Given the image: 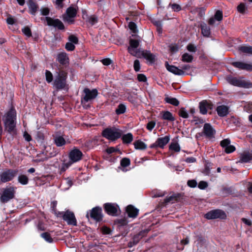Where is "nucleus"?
Returning <instances> with one entry per match:
<instances>
[{"label":"nucleus","instance_id":"1","mask_svg":"<svg viewBox=\"0 0 252 252\" xmlns=\"http://www.w3.org/2000/svg\"><path fill=\"white\" fill-rule=\"evenodd\" d=\"M16 117V111L13 107H11L2 117L4 129L10 133L15 132Z\"/></svg>","mask_w":252,"mask_h":252},{"label":"nucleus","instance_id":"2","mask_svg":"<svg viewBox=\"0 0 252 252\" xmlns=\"http://www.w3.org/2000/svg\"><path fill=\"white\" fill-rule=\"evenodd\" d=\"M68 157L69 161L67 163L63 164L61 171H65L72 163L80 161L83 157V153L79 149L74 147L69 153Z\"/></svg>","mask_w":252,"mask_h":252},{"label":"nucleus","instance_id":"3","mask_svg":"<svg viewBox=\"0 0 252 252\" xmlns=\"http://www.w3.org/2000/svg\"><path fill=\"white\" fill-rule=\"evenodd\" d=\"M226 80L228 83L235 86L244 88L252 87V83L245 80L243 77H235L228 76L226 77Z\"/></svg>","mask_w":252,"mask_h":252},{"label":"nucleus","instance_id":"4","mask_svg":"<svg viewBox=\"0 0 252 252\" xmlns=\"http://www.w3.org/2000/svg\"><path fill=\"white\" fill-rule=\"evenodd\" d=\"M102 135L108 140L115 141L122 136V131L115 127L106 128L102 131Z\"/></svg>","mask_w":252,"mask_h":252},{"label":"nucleus","instance_id":"5","mask_svg":"<svg viewBox=\"0 0 252 252\" xmlns=\"http://www.w3.org/2000/svg\"><path fill=\"white\" fill-rule=\"evenodd\" d=\"M16 188L9 187L3 188L0 196V201L2 203H5L15 196Z\"/></svg>","mask_w":252,"mask_h":252},{"label":"nucleus","instance_id":"6","mask_svg":"<svg viewBox=\"0 0 252 252\" xmlns=\"http://www.w3.org/2000/svg\"><path fill=\"white\" fill-rule=\"evenodd\" d=\"M67 74L64 71H61L56 76L54 82V86L57 90L63 89L66 87V80Z\"/></svg>","mask_w":252,"mask_h":252},{"label":"nucleus","instance_id":"7","mask_svg":"<svg viewBox=\"0 0 252 252\" xmlns=\"http://www.w3.org/2000/svg\"><path fill=\"white\" fill-rule=\"evenodd\" d=\"M89 216L94 220L96 222L100 221L103 219V214L102 212V209L99 207H95L93 208L88 212L86 214V217L89 219Z\"/></svg>","mask_w":252,"mask_h":252},{"label":"nucleus","instance_id":"8","mask_svg":"<svg viewBox=\"0 0 252 252\" xmlns=\"http://www.w3.org/2000/svg\"><path fill=\"white\" fill-rule=\"evenodd\" d=\"M77 7H69L66 9V13L63 16V20L68 24H73L74 22V18L77 14Z\"/></svg>","mask_w":252,"mask_h":252},{"label":"nucleus","instance_id":"9","mask_svg":"<svg viewBox=\"0 0 252 252\" xmlns=\"http://www.w3.org/2000/svg\"><path fill=\"white\" fill-rule=\"evenodd\" d=\"M139 40L130 39L129 40V46L127 48L128 52L131 55L135 57H139L140 51V49H138L137 47L139 45Z\"/></svg>","mask_w":252,"mask_h":252},{"label":"nucleus","instance_id":"10","mask_svg":"<svg viewBox=\"0 0 252 252\" xmlns=\"http://www.w3.org/2000/svg\"><path fill=\"white\" fill-rule=\"evenodd\" d=\"M204 217L207 219L212 220L219 218L223 219H225L226 216L223 211L220 210H214L206 213Z\"/></svg>","mask_w":252,"mask_h":252},{"label":"nucleus","instance_id":"11","mask_svg":"<svg viewBox=\"0 0 252 252\" xmlns=\"http://www.w3.org/2000/svg\"><path fill=\"white\" fill-rule=\"evenodd\" d=\"M17 170L9 169L3 172L0 174V181L6 183L11 181L17 175Z\"/></svg>","mask_w":252,"mask_h":252},{"label":"nucleus","instance_id":"12","mask_svg":"<svg viewBox=\"0 0 252 252\" xmlns=\"http://www.w3.org/2000/svg\"><path fill=\"white\" fill-rule=\"evenodd\" d=\"M84 93L85 95L83 97V100L85 102H88L94 99L98 94L96 89L91 90L88 88H85L84 90Z\"/></svg>","mask_w":252,"mask_h":252},{"label":"nucleus","instance_id":"13","mask_svg":"<svg viewBox=\"0 0 252 252\" xmlns=\"http://www.w3.org/2000/svg\"><path fill=\"white\" fill-rule=\"evenodd\" d=\"M63 219L66 221L68 224L76 226L77 225V220L73 213L66 211L63 215Z\"/></svg>","mask_w":252,"mask_h":252},{"label":"nucleus","instance_id":"14","mask_svg":"<svg viewBox=\"0 0 252 252\" xmlns=\"http://www.w3.org/2000/svg\"><path fill=\"white\" fill-rule=\"evenodd\" d=\"M169 140L170 137L169 136L158 138L154 143L150 146V148H155L159 147L160 148H163L164 146L169 142Z\"/></svg>","mask_w":252,"mask_h":252},{"label":"nucleus","instance_id":"15","mask_svg":"<svg viewBox=\"0 0 252 252\" xmlns=\"http://www.w3.org/2000/svg\"><path fill=\"white\" fill-rule=\"evenodd\" d=\"M105 212L109 215L116 216L118 215V206L112 203H105L104 205Z\"/></svg>","mask_w":252,"mask_h":252},{"label":"nucleus","instance_id":"16","mask_svg":"<svg viewBox=\"0 0 252 252\" xmlns=\"http://www.w3.org/2000/svg\"><path fill=\"white\" fill-rule=\"evenodd\" d=\"M47 25L50 26H53L59 30H63L64 28L63 23L59 19H54L49 17H46Z\"/></svg>","mask_w":252,"mask_h":252},{"label":"nucleus","instance_id":"17","mask_svg":"<svg viewBox=\"0 0 252 252\" xmlns=\"http://www.w3.org/2000/svg\"><path fill=\"white\" fill-rule=\"evenodd\" d=\"M203 133L206 137L211 139L214 138L216 131L210 124L206 123L204 125Z\"/></svg>","mask_w":252,"mask_h":252},{"label":"nucleus","instance_id":"18","mask_svg":"<svg viewBox=\"0 0 252 252\" xmlns=\"http://www.w3.org/2000/svg\"><path fill=\"white\" fill-rule=\"evenodd\" d=\"M230 140L227 138L222 140L220 143V146L224 149V151L227 154L232 153L235 150V148L233 145H230Z\"/></svg>","mask_w":252,"mask_h":252},{"label":"nucleus","instance_id":"19","mask_svg":"<svg viewBox=\"0 0 252 252\" xmlns=\"http://www.w3.org/2000/svg\"><path fill=\"white\" fill-rule=\"evenodd\" d=\"M231 64L235 67L239 69L246 70L247 71H252V64L245 63L242 62H234L231 63Z\"/></svg>","mask_w":252,"mask_h":252},{"label":"nucleus","instance_id":"20","mask_svg":"<svg viewBox=\"0 0 252 252\" xmlns=\"http://www.w3.org/2000/svg\"><path fill=\"white\" fill-rule=\"evenodd\" d=\"M165 67L168 71L175 75H183L185 74V71L182 69H180L175 66L169 65L167 62L165 63Z\"/></svg>","mask_w":252,"mask_h":252},{"label":"nucleus","instance_id":"21","mask_svg":"<svg viewBox=\"0 0 252 252\" xmlns=\"http://www.w3.org/2000/svg\"><path fill=\"white\" fill-rule=\"evenodd\" d=\"M229 108L225 105H220L217 107V111L218 114L220 117H224L228 114Z\"/></svg>","mask_w":252,"mask_h":252},{"label":"nucleus","instance_id":"22","mask_svg":"<svg viewBox=\"0 0 252 252\" xmlns=\"http://www.w3.org/2000/svg\"><path fill=\"white\" fill-rule=\"evenodd\" d=\"M126 212L129 217L135 218L138 213V210L135 208L132 205H129L126 207Z\"/></svg>","mask_w":252,"mask_h":252},{"label":"nucleus","instance_id":"23","mask_svg":"<svg viewBox=\"0 0 252 252\" xmlns=\"http://www.w3.org/2000/svg\"><path fill=\"white\" fill-rule=\"evenodd\" d=\"M238 50L240 53L252 55V46L244 45L238 47Z\"/></svg>","mask_w":252,"mask_h":252},{"label":"nucleus","instance_id":"24","mask_svg":"<svg viewBox=\"0 0 252 252\" xmlns=\"http://www.w3.org/2000/svg\"><path fill=\"white\" fill-rule=\"evenodd\" d=\"M141 55L145 59L151 63H153L155 62V55L152 54L150 52L148 51H142L141 52Z\"/></svg>","mask_w":252,"mask_h":252},{"label":"nucleus","instance_id":"25","mask_svg":"<svg viewBox=\"0 0 252 252\" xmlns=\"http://www.w3.org/2000/svg\"><path fill=\"white\" fill-rule=\"evenodd\" d=\"M200 28L203 35L207 37H209L211 34L210 27L206 23H203L201 24Z\"/></svg>","mask_w":252,"mask_h":252},{"label":"nucleus","instance_id":"26","mask_svg":"<svg viewBox=\"0 0 252 252\" xmlns=\"http://www.w3.org/2000/svg\"><path fill=\"white\" fill-rule=\"evenodd\" d=\"M68 58L65 53H61L58 55L57 60L62 64H65L67 63Z\"/></svg>","mask_w":252,"mask_h":252},{"label":"nucleus","instance_id":"27","mask_svg":"<svg viewBox=\"0 0 252 252\" xmlns=\"http://www.w3.org/2000/svg\"><path fill=\"white\" fill-rule=\"evenodd\" d=\"M29 11L31 14L34 15L37 9V4L32 0H30L28 3Z\"/></svg>","mask_w":252,"mask_h":252},{"label":"nucleus","instance_id":"28","mask_svg":"<svg viewBox=\"0 0 252 252\" xmlns=\"http://www.w3.org/2000/svg\"><path fill=\"white\" fill-rule=\"evenodd\" d=\"M54 142L58 147H61L65 144V139L61 136H58L55 137Z\"/></svg>","mask_w":252,"mask_h":252},{"label":"nucleus","instance_id":"29","mask_svg":"<svg viewBox=\"0 0 252 252\" xmlns=\"http://www.w3.org/2000/svg\"><path fill=\"white\" fill-rule=\"evenodd\" d=\"M208 103L206 101H202L199 103L200 112L202 114H205L207 112Z\"/></svg>","mask_w":252,"mask_h":252},{"label":"nucleus","instance_id":"30","mask_svg":"<svg viewBox=\"0 0 252 252\" xmlns=\"http://www.w3.org/2000/svg\"><path fill=\"white\" fill-rule=\"evenodd\" d=\"M252 160V155L249 153H244L241 155L240 161L242 162H248Z\"/></svg>","mask_w":252,"mask_h":252},{"label":"nucleus","instance_id":"31","mask_svg":"<svg viewBox=\"0 0 252 252\" xmlns=\"http://www.w3.org/2000/svg\"><path fill=\"white\" fill-rule=\"evenodd\" d=\"M122 139L124 143L129 144L133 140V135L131 133H128L123 135Z\"/></svg>","mask_w":252,"mask_h":252},{"label":"nucleus","instance_id":"32","mask_svg":"<svg viewBox=\"0 0 252 252\" xmlns=\"http://www.w3.org/2000/svg\"><path fill=\"white\" fill-rule=\"evenodd\" d=\"M134 148L138 150H145L147 148V145L143 142L137 140L134 143Z\"/></svg>","mask_w":252,"mask_h":252},{"label":"nucleus","instance_id":"33","mask_svg":"<svg viewBox=\"0 0 252 252\" xmlns=\"http://www.w3.org/2000/svg\"><path fill=\"white\" fill-rule=\"evenodd\" d=\"M62 186L66 185L63 189H67L72 185V181L70 178H67L62 182Z\"/></svg>","mask_w":252,"mask_h":252},{"label":"nucleus","instance_id":"34","mask_svg":"<svg viewBox=\"0 0 252 252\" xmlns=\"http://www.w3.org/2000/svg\"><path fill=\"white\" fill-rule=\"evenodd\" d=\"M18 182L23 185H27L29 183L28 177L25 175H20L18 177Z\"/></svg>","mask_w":252,"mask_h":252},{"label":"nucleus","instance_id":"35","mask_svg":"<svg viewBox=\"0 0 252 252\" xmlns=\"http://www.w3.org/2000/svg\"><path fill=\"white\" fill-rule=\"evenodd\" d=\"M162 118L163 120H166L169 121H174L175 120V119L172 114L169 111H165L163 112Z\"/></svg>","mask_w":252,"mask_h":252},{"label":"nucleus","instance_id":"36","mask_svg":"<svg viewBox=\"0 0 252 252\" xmlns=\"http://www.w3.org/2000/svg\"><path fill=\"white\" fill-rule=\"evenodd\" d=\"M41 237L48 243H52L53 242V238L51 237L50 234L48 232L41 233Z\"/></svg>","mask_w":252,"mask_h":252},{"label":"nucleus","instance_id":"37","mask_svg":"<svg viewBox=\"0 0 252 252\" xmlns=\"http://www.w3.org/2000/svg\"><path fill=\"white\" fill-rule=\"evenodd\" d=\"M141 238H142V236L140 234H138L136 235H135L133 238L132 241L130 242L129 243L128 246L130 247H131L133 245L137 244L139 242L140 239Z\"/></svg>","mask_w":252,"mask_h":252},{"label":"nucleus","instance_id":"38","mask_svg":"<svg viewBox=\"0 0 252 252\" xmlns=\"http://www.w3.org/2000/svg\"><path fill=\"white\" fill-rule=\"evenodd\" d=\"M193 60V56L188 53H185L182 56V61L184 62L190 63Z\"/></svg>","mask_w":252,"mask_h":252},{"label":"nucleus","instance_id":"39","mask_svg":"<svg viewBox=\"0 0 252 252\" xmlns=\"http://www.w3.org/2000/svg\"><path fill=\"white\" fill-rule=\"evenodd\" d=\"M126 110V106L124 104H120L118 105L115 112L117 115L124 114Z\"/></svg>","mask_w":252,"mask_h":252},{"label":"nucleus","instance_id":"40","mask_svg":"<svg viewBox=\"0 0 252 252\" xmlns=\"http://www.w3.org/2000/svg\"><path fill=\"white\" fill-rule=\"evenodd\" d=\"M213 17L217 22H220L222 21L223 18L222 11L220 10H217Z\"/></svg>","mask_w":252,"mask_h":252},{"label":"nucleus","instance_id":"41","mask_svg":"<svg viewBox=\"0 0 252 252\" xmlns=\"http://www.w3.org/2000/svg\"><path fill=\"white\" fill-rule=\"evenodd\" d=\"M169 149L176 152H179L180 151V147L178 143L173 142L171 143Z\"/></svg>","mask_w":252,"mask_h":252},{"label":"nucleus","instance_id":"42","mask_svg":"<svg viewBox=\"0 0 252 252\" xmlns=\"http://www.w3.org/2000/svg\"><path fill=\"white\" fill-rule=\"evenodd\" d=\"M97 21V17L95 15L89 16L87 20V22L90 23L92 26L96 24Z\"/></svg>","mask_w":252,"mask_h":252},{"label":"nucleus","instance_id":"43","mask_svg":"<svg viewBox=\"0 0 252 252\" xmlns=\"http://www.w3.org/2000/svg\"><path fill=\"white\" fill-rule=\"evenodd\" d=\"M165 100L166 102L174 106H178L179 104V101L175 98L166 97Z\"/></svg>","mask_w":252,"mask_h":252},{"label":"nucleus","instance_id":"44","mask_svg":"<svg viewBox=\"0 0 252 252\" xmlns=\"http://www.w3.org/2000/svg\"><path fill=\"white\" fill-rule=\"evenodd\" d=\"M130 160L129 158H125L122 159L121 160V165L123 167H127L130 165Z\"/></svg>","mask_w":252,"mask_h":252},{"label":"nucleus","instance_id":"45","mask_svg":"<svg viewBox=\"0 0 252 252\" xmlns=\"http://www.w3.org/2000/svg\"><path fill=\"white\" fill-rule=\"evenodd\" d=\"M22 32L27 37H30L32 36V32L31 29L28 27H25L22 29Z\"/></svg>","mask_w":252,"mask_h":252},{"label":"nucleus","instance_id":"46","mask_svg":"<svg viewBox=\"0 0 252 252\" xmlns=\"http://www.w3.org/2000/svg\"><path fill=\"white\" fill-rule=\"evenodd\" d=\"M46 80L48 83H51L53 80V75L49 70H46Z\"/></svg>","mask_w":252,"mask_h":252},{"label":"nucleus","instance_id":"47","mask_svg":"<svg viewBox=\"0 0 252 252\" xmlns=\"http://www.w3.org/2000/svg\"><path fill=\"white\" fill-rule=\"evenodd\" d=\"M177 200V198L174 195H172L169 197H166L164 200V202L165 203H173L175 202Z\"/></svg>","mask_w":252,"mask_h":252},{"label":"nucleus","instance_id":"48","mask_svg":"<svg viewBox=\"0 0 252 252\" xmlns=\"http://www.w3.org/2000/svg\"><path fill=\"white\" fill-rule=\"evenodd\" d=\"M179 115L184 118H188V114L187 112L186 111V110L182 108H181L179 112Z\"/></svg>","mask_w":252,"mask_h":252},{"label":"nucleus","instance_id":"49","mask_svg":"<svg viewBox=\"0 0 252 252\" xmlns=\"http://www.w3.org/2000/svg\"><path fill=\"white\" fill-rule=\"evenodd\" d=\"M65 49L67 51H72L74 50L75 46L73 43L68 42H67L65 44Z\"/></svg>","mask_w":252,"mask_h":252},{"label":"nucleus","instance_id":"50","mask_svg":"<svg viewBox=\"0 0 252 252\" xmlns=\"http://www.w3.org/2000/svg\"><path fill=\"white\" fill-rule=\"evenodd\" d=\"M156 126V122L154 121L149 122L146 126L147 128L150 131H151Z\"/></svg>","mask_w":252,"mask_h":252},{"label":"nucleus","instance_id":"51","mask_svg":"<svg viewBox=\"0 0 252 252\" xmlns=\"http://www.w3.org/2000/svg\"><path fill=\"white\" fill-rule=\"evenodd\" d=\"M133 67L134 70L136 72L139 71L140 69V64L139 60H136L134 62Z\"/></svg>","mask_w":252,"mask_h":252},{"label":"nucleus","instance_id":"52","mask_svg":"<svg viewBox=\"0 0 252 252\" xmlns=\"http://www.w3.org/2000/svg\"><path fill=\"white\" fill-rule=\"evenodd\" d=\"M68 40L70 42L73 44H77L78 42L77 37L74 35H71L68 37Z\"/></svg>","mask_w":252,"mask_h":252},{"label":"nucleus","instance_id":"53","mask_svg":"<svg viewBox=\"0 0 252 252\" xmlns=\"http://www.w3.org/2000/svg\"><path fill=\"white\" fill-rule=\"evenodd\" d=\"M208 186V184L205 181H200L198 185V187L201 189H204L206 188Z\"/></svg>","mask_w":252,"mask_h":252},{"label":"nucleus","instance_id":"54","mask_svg":"<svg viewBox=\"0 0 252 252\" xmlns=\"http://www.w3.org/2000/svg\"><path fill=\"white\" fill-rule=\"evenodd\" d=\"M246 9V6L244 3H240L238 6H237V10L238 11L241 13H244L245 12Z\"/></svg>","mask_w":252,"mask_h":252},{"label":"nucleus","instance_id":"55","mask_svg":"<svg viewBox=\"0 0 252 252\" xmlns=\"http://www.w3.org/2000/svg\"><path fill=\"white\" fill-rule=\"evenodd\" d=\"M128 27L134 33L136 32V25L134 22H130L128 24Z\"/></svg>","mask_w":252,"mask_h":252},{"label":"nucleus","instance_id":"56","mask_svg":"<svg viewBox=\"0 0 252 252\" xmlns=\"http://www.w3.org/2000/svg\"><path fill=\"white\" fill-rule=\"evenodd\" d=\"M188 185L191 188H194L197 186V182L194 180H189L187 183Z\"/></svg>","mask_w":252,"mask_h":252},{"label":"nucleus","instance_id":"57","mask_svg":"<svg viewBox=\"0 0 252 252\" xmlns=\"http://www.w3.org/2000/svg\"><path fill=\"white\" fill-rule=\"evenodd\" d=\"M187 50L189 52H195L196 51V47L191 44H189L187 47Z\"/></svg>","mask_w":252,"mask_h":252},{"label":"nucleus","instance_id":"58","mask_svg":"<svg viewBox=\"0 0 252 252\" xmlns=\"http://www.w3.org/2000/svg\"><path fill=\"white\" fill-rule=\"evenodd\" d=\"M40 11H41V14L43 15L46 16V15H48L49 13V8H48L47 7L42 8L41 9Z\"/></svg>","mask_w":252,"mask_h":252},{"label":"nucleus","instance_id":"59","mask_svg":"<svg viewBox=\"0 0 252 252\" xmlns=\"http://www.w3.org/2000/svg\"><path fill=\"white\" fill-rule=\"evenodd\" d=\"M172 9L175 11H179L181 9V6L177 4L174 3L171 5Z\"/></svg>","mask_w":252,"mask_h":252},{"label":"nucleus","instance_id":"60","mask_svg":"<svg viewBox=\"0 0 252 252\" xmlns=\"http://www.w3.org/2000/svg\"><path fill=\"white\" fill-rule=\"evenodd\" d=\"M137 79L140 82H145L147 80L146 77L143 74H138Z\"/></svg>","mask_w":252,"mask_h":252},{"label":"nucleus","instance_id":"61","mask_svg":"<svg viewBox=\"0 0 252 252\" xmlns=\"http://www.w3.org/2000/svg\"><path fill=\"white\" fill-rule=\"evenodd\" d=\"M101 231L104 234H109L111 233V229L107 227H102Z\"/></svg>","mask_w":252,"mask_h":252},{"label":"nucleus","instance_id":"62","mask_svg":"<svg viewBox=\"0 0 252 252\" xmlns=\"http://www.w3.org/2000/svg\"><path fill=\"white\" fill-rule=\"evenodd\" d=\"M102 63L105 65H108L112 63V61L108 58L104 59L102 60Z\"/></svg>","mask_w":252,"mask_h":252},{"label":"nucleus","instance_id":"63","mask_svg":"<svg viewBox=\"0 0 252 252\" xmlns=\"http://www.w3.org/2000/svg\"><path fill=\"white\" fill-rule=\"evenodd\" d=\"M24 137L25 139V140L28 142L32 140V137L31 135L27 132H24Z\"/></svg>","mask_w":252,"mask_h":252},{"label":"nucleus","instance_id":"64","mask_svg":"<svg viewBox=\"0 0 252 252\" xmlns=\"http://www.w3.org/2000/svg\"><path fill=\"white\" fill-rule=\"evenodd\" d=\"M64 0H56L55 4L59 8H62L63 6V2Z\"/></svg>","mask_w":252,"mask_h":252}]
</instances>
